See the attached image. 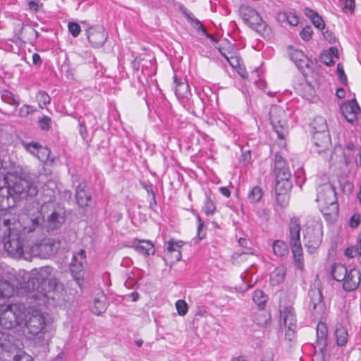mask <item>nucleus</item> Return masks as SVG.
Returning <instances> with one entry per match:
<instances>
[{"instance_id":"f257e3e1","label":"nucleus","mask_w":361,"mask_h":361,"mask_svg":"<svg viewBox=\"0 0 361 361\" xmlns=\"http://www.w3.org/2000/svg\"><path fill=\"white\" fill-rule=\"evenodd\" d=\"M14 293V286L8 281L0 283V326L12 329L21 325L26 317V307L17 304H6V298Z\"/></svg>"},{"instance_id":"f03ea898","label":"nucleus","mask_w":361,"mask_h":361,"mask_svg":"<svg viewBox=\"0 0 361 361\" xmlns=\"http://www.w3.org/2000/svg\"><path fill=\"white\" fill-rule=\"evenodd\" d=\"M53 269L51 267H43L39 269L31 271L27 281L21 285L27 291L28 296L35 300H41L47 297L51 288V276Z\"/></svg>"},{"instance_id":"7ed1b4c3","label":"nucleus","mask_w":361,"mask_h":361,"mask_svg":"<svg viewBox=\"0 0 361 361\" xmlns=\"http://www.w3.org/2000/svg\"><path fill=\"white\" fill-rule=\"evenodd\" d=\"M23 324L30 337H35L37 344L44 345L49 343L51 336L47 331L45 317L40 311L26 308V317Z\"/></svg>"},{"instance_id":"20e7f679","label":"nucleus","mask_w":361,"mask_h":361,"mask_svg":"<svg viewBox=\"0 0 361 361\" xmlns=\"http://www.w3.org/2000/svg\"><path fill=\"white\" fill-rule=\"evenodd\" d=\"M4 226L5 228V235L3 238L4 246L7 253L15 258L23 257V243L19 232L11 228V219L3 218Z\"/></svg>"},{"instance_id":"39448f33","label":"nucleus","mask_w":361,"mask_h":361,"mask_svg":"<svg viewBox=\"0 0 361 361\" xmlns=\"http://www.w3.org/2000/svg\"><path fill=\"white\" fill-rule=\"evenodd\" d=\"M6 187L9 189V192L15 200L16 204L20 199L25 198L27 196H35L38 192L37 186L30 176L16 178L11 183H8V185Z\"/></svg>"},{"instance_id":"423d86ee","label":"nucleus","mask_w":361,"mask_h":361,"mask_svg":"<svg viewBox=\"0 0 361 361\" xmlns=\"http://www.w3.org/2000/svg\"><path fill=\"white\" fill-rule=\"evenodd\" d=\"M289 243L295 265L303 269V255L300 241V224L298 218H292L289 224Z\"/></svg>"},{"instance_id":"0eeeda50","label":"nucleus","mask_w":361,"mask_h":361,"mask_svg":"<svg viewBox=\"0 0 361 361\" xmlns=\"http://www.w3.org/2000/svg\"><path fill=\"white\" fill-rule=\"evenodd\" d=\"M60 247V242L54 238H44L40 242L33 244L30 252L33 257L47 258L55 255Z\"/></svg>"},{"instance_id":"6e6552de","label":"nucleus","mask_w":361,"mask_h":361,"mask_svg":"<svg viewBox=\"0 0 361 361\" xmlns=\"http://www.w3.org/2000/svg\"><path fill=\"white\" fill-rule=\"evenodd\" d=\"M239 13L244 22L259 34L263 35L267 30V24L259 14L252 7L242 5Z\"/></svg>"},{"instance_id":"1a4fd4ad","label":"nucleus","mask_w":361,"mask_h":361,"mask_svg":"<svg viewBox=\"0 0 361 361\" xmlns=\"http://www.w3.org/2000/svg\"><path fill=\"white\" fill-rule=\"evenodd\" d=\"M271 123L278 137L283 139L286 132V114L280 106H273L269 111Z\"/></svg>"},{"instance_id":"9d476101","label":"nucleus","mask_w":361,"mask_h":361,"mask_svg":"<svg viewBox=\"0 0 361 361\" xmlns=\"http://www.w3.org/2000/svg\"><path fill=\"white\" fill-rule=\"evenodd\" d=\"M308 295L310 298L309 310L317 317H322L326 312L324 296L320 288L312 287Z\"/></svg>"},{"instance_id":"9b49d317","label":"nucleus","mask_w":361,"mask_h":361,"mask_svg":"<svg viewBox=\"0 0 361 361\" xmlns=\"http://www.w3.org/2000/svg\"><path fill=\"white\" fill-rule=\"evenodd\" d=\"M280 319L286 329V336L291 340L296 328V319L293 307L292 306L281 307Z\"/></svg>"},{"instance_id":"f8f14e48","label":"nucleus","mask_w":361,"mask_h":361,"mask_svg":"<svg viewBox=\"0 0 361 361\" xmlns=\"http://www.w3.org/2000/svg\"><path fill=\"white\" fill-rule=\"evenodd\" d=\"M17 350L14 343V337L11 334L0 331V354L5 361H10L7 357H11Z\"/></svg>"},{"instance_id":"ddd939ff","label":"nucleus","mask_w":361,"mask_h":361,"mask_svg":"<svg viewBox=\"0 0 361 361\" xmlns=\"http://www.w3.org/2000/svg\"><path fill=\"white\" fill-rule=\"evenodd\" d=\"M89 42L93 47H102L107 39V33L103 26H92L86 30Z\"/></svg>"},{"instance_id":"4468645a","label":"nucleus","mask_w":361,"mask_h":361,"mask_svg":"<svg viewBox=\"0 0 361 361\" xmlns=\"http://www.w3.org/2000/svg\"><path fill=\"white\" fill-rule=\"evenodd\" d=\"M323 231L321 224H316L312 228H309L305 238L307 239L306 245L313 250L317 249L322 240Z\"/></svg>"},{"instance_id":"2eb2a0df","label":"nucleus","mask_w":361,"mask_h":361,"mask_svg":"<svg viewBox=\"0 0 361 361\" xmlns=\"http://www.w3.org/2000/svg\"><path fill=\"white\" fill-rule=\"evenodd\" d=\"M341 110L347 121L351 123L357 120L358 114H360V108L355 99L342 104Z\"/></svg>"},{"instance_id":"dca6fc26","label":"nucleus","mask_w":361,"mask_h":361,"mask_svg":"<svg viewBox=\"0 0 361 361\" xmlns=\"http://www.w3.org/2000/svg\"><path fill=\"white\" fill-rule=\"evenodd\" d=\"M317 201L323 202L325 204H330L338 209L336 203L335 192L329 185L321 186L318 190Z\"/></svg>"},{"instance_id":"f3484780","label":"nucleus","mask_w":361,"mask_h":361,"mask_svg":"<svg viewBox=\"0 0 361 361\" xmlns=\"http://www.w3.org/2000/svg\"><path fill=\"white\" fill-rule=\"evenodd\" d=\"M23 147L30 154L36 156L42 161L46 162L50 154V151L47 147H44L37 142H23Z\"/></svg>"},{"instance_id":"a211bd4d","label":"nucleus","mask_w":361,"mask_h":361,"mask_svg":"<svg viewBox=\"0 0 361 361\" xmlns=\"http://www.w3.org/2000/svg\"><path fill=\"white\" fill-rule=\"evenodd\" d=\"M361 273L356 269H352L346 273V277L343 281V288L350 292L357 289L360 283Z\"/></svg>"},{"instance_id":"6ab92c4d","label":"nucleus","mask_w":361,"mask_h":361,"mask_svg":"<svg viewBox=\"0 0 361 361\" xmlns=\"http://www.w3.org/2000/svg\"><path fill=\"white\" fill-rule=\"evenodd\" d=\"M275 174L276 179L290 178L291 174L285 159L279 154H276L274 159Z\"/></svg>"},{"instance_id":"aec40b11","label":"nucleus","mask_w":361,"mask_h":361,"mask_svg":"<svg viewBox=\"0 0 361 361\" xmlns=\"http://www.w3.org/2000/svg\"><path fill=\"white\" fill-rule=\"evenodd\" d=\"M312 140L316 147V152L319 154L328 149L331 145L329 132L315 133L312 135Z\"/></svg>"},{"instance_id":"412c9836","label":"nucleus","mask_w":361,"mask_h":361,"mask_svg":"<svg viewBox=\"0 0 361 361\" xmlns=\"http://www.w3.org/2000/svg\"><path fill=\"white\" fill-rule=\"evenodd\" d=\"M288 53L290 60L300 71H302L305 67H308L310 61L302 51L288 47Z\"/></svg>"},{"instance_id":"4be33fe9","label":"nucleus","mask_w":361,"mask_h":361,"mask_svg":"<svg viewBox=\"0 0 361 361\" xmlns=\"http://www.w3.org/2000/svg\"><path fill=\"white\" fill-rule=\"evenodd\" d=\"M130 247L143 255H154L155 252L154 246L149 240L134 239Z\"/></svg>"},{"instance_id":"5701e85b","label":"nucleus","mask_w":361,"mask_h":361,"mask_svg":"<svg viewBox=\"0 0 361 361\" xmlns=\"http://www.w3.org/2000/svg\"><path fill=\"white\" fill-rule=\"evenodd\" d=\"M290 178L276 179V196L277 202H279L280 197L284 200L286 199V194L292 188Z\"/></svg>"},{"instance_id":"b1692460","label":"nucleus","mask_w":361,"mask_h":361,"mask_svg":"<svg viewBox=\"0 0 361 361\" xmlns=\"http://www.w3.org/2000/svg\"><path fill=\"white\" fill-rule=\"evenodd\" d=\"M9 189L6 186L0 187V209L6 210L14 207L16 204L12 197Z\"/></svg>"},{"instance_id":"393cba45","label":"nucleus","mask_w":361,"mask_h":361,"mask_svg":"<svg viewBox=\"0 0 361 361\" xmlns=\"http://www.w3.org/2000/svg\"><path fill=\"white\" fill-rule=\"evenodd\" d=\"M75 199L80 207H87L91 201V195L85 190V186L81 183L76 188Z\"/></svg>"},{"instance_id":"a878e982","label":"nucleus","mask_w":361,"mask_h":361,"mask_svg":"<svg viewBox=\"0 0 361 361\" xmlns=\"http://www.w3.org/2000/svg\"><path fill=\"white\" fill-rule=\"evenodd\" d=\"M173 82L176 85L175 94L178 97L186 98L190 94V87L185 80H178L176 75L173 76Z\"/></svg>"},{"instance_id":"bb28decb","label":"nucleus","mask_w":361,"mask_h":361,"mask_svg":"<svg viewBox=\"0 0 361 361\" xmlns=\"http://www.w3.org/2000/svg\"><path fill=\"white\" fill-rule=\"evenodd\" d=\"M106 310V298L103 293L98 294L94 299L91 306L92 312L97 314H101Z\"/></svg>"},{"instance_id":"cd10ccee","label":"nucleus","mask_w":361,"mask_h":361,"mask_svg":"<svg viewBox=\"0 0 361 361\" xmlns=\"http://www.w3.org/2000/svg\"><path fill=\"white\" fill-rule=\"evenodd\" d=\"M64 222V216L57 212H53L48 216L47 226L49 230H55L59 228Z\"/></svg>"},{"instance_id":"c85d7f7f","label":"nucleus","mask_w":361,"mask_h":361,"mask_svg":"<svg viewBox=\"0 0 361 361\" xmlns=\"http://www.w3.org/2000/svg\"><path fill=\"white\" fill-rule=\"evenodd\" d=\"M312 133L329 132L326 121L322 116H317L311 123Z\"/></svg>"},{"instance_id":"c756f323","label":"nucleus","mask_w":361,"mask_h":361,"mask_svg":"<svg viewBox=\"0 0 361 361\" xmlns=\"http://www.w3.org/2000/svg\"><path fill=\"white\" fill-rule=\"evenodd\" d=\"M348 270L346 267L341 264H334L331 269V274L334 279L337 281H343L346 277Z\"/></svg>"},{"instance_id":"7c9ffc66","label":"nucleus","mask_w":361,"mask_h":361,"mask_svg":"<svg viewBox=\"0 0 361 361\" xmlns=\"http://www.w3.org/2000/svg\"><path fill=\"white\" fill-rule=\"evenodd\" d=\"M335 336L338 345L343 346L345 345L348 338L347 328L342 324H338L335 331Z\"/></svg>"},{"instance_id":"2f4dec72","label":"nucleus","mask_w":361,"mask_h":361,"mask_svg":"<svg viewBox=\"0 0 361 361\" xmlns=\"http://www.w3.org/2000/svg\"><path fill=\"white\" fill-rule=\"evenodd\" d=\"M82 261H78L77 256H73V259L70 265V270L72 276L76 279L79 280L82 276L81 273L83 271Z\"/></svg>"},{"instance_id":"473e14b6","label":"nucleus","mask_w":361,"mask_h":361,"mask_svg":"<svg viewBox=\"0 0 361 361\" xmlns=\"http://www.w3.org/2000/svg\"><path fill=\"white\" fill-rule=\"evenodd\" d=\"M327 327L323 322H319L317 327V343L320 346L324 347L327 339Z\"/></svg>"},{"instance_id":"72a5a7b5","label":"nucleus","mask_w":361,"mask_h":361,"mask_svg":"<svg viewBox=\"0 0 361 361\" xmlns=\"http://www.w3.org/2000/svg\"><path fill=\"white\" fill-rule=\"evenodd\" d=\"M273 252L277 257H283L288 253L286 243L281 240H275L272 244Z\"/></svg>"},{"instance_id":"f704fd0d","label":"nucleus","mask_w":361,"mask_h":361,"mask_svg":"<svg viewBox=\"0 0 361 361\" xmlns=\"http://www.w3.org/2000/svg\"><path fill=\"white\" fill-rule=\"evenodd\" d=\"M1 98L4 102L14 106L16 109L20 103L15 97L14 94L8 90L2 92Z\"/></svg>"},{"instance_id":"c9c22d12","label":"nucleus","mask_w":361,"mask_h":361,"mask_svg":"<svg viewBox=\"0 0 361 361\" xmlns=\"http://www.w3.org/2000/svg\"><path fill=\"white\" fill-rule=\"evenodd\" d=\"M271 319V316L262 311L258 312L254 318V322L259 326H264L267 324Z\"/></svg>"},{"instance_id":"e433bc0d","label":"nucleus","mask_w":361,"mask_h":361,"mask_svg":"<svg viewBox=\"0 0 361 361\" xmlns=\"http://www.w3.org/2000/svg\"><path fill=\"white\" fill-rule=\"evenodd\" d=\"M252 300L259 307H263L267 302V297L261 290H257L253 293Z\"/></svg>"},{"instance_id":"4c0bfd02","label":"nucleus","mask_w":361,"mask_h":361,"mask_svg":"<svg viewBox=\"0 0 361 361\" xmlns=\"http://www.w3.org/2000/svg\"><path fill=\"white\" fill-rule=\"evenodd\" d=\"M205 195L206 199L202 210L207 215H212L216 211V205L210 198L209 195L207 193Z\"/></svg>"},{"instance_id":"58836bf2","label":"nucleus","mask_w":361,"mask_h":361,"mask_svg":"<svg viewBox=\"0 0 361 361\" xmlns=\"http://www.w3.org/2000/svg\"><path fill=\"white\" fill-rule=\"evenodd\" d=\"M355 149V145L352 142H349L346 146V149L342 152L345 166H348V164L351 161V159L353 157V152H354Z\"/></svg>"},{"instance_id":"ea45409f","label":"nucleus","mask_w":361,"mask_h":361,"mask_svg":"<svg viewBox=\"0 0 361 361\" xmlns=\"http://www.w3.org/2000/svg\"><path fill=\"white\" fill-rule=\"evenodd\" d=\"M262 195L263 192L262 188L258 186H255L248 194V199L252 203L257 202L261 200Z\"/></svg>"},{"instance_id":"a19ab883","label":"nucleus","mask_w":361,"mask_h":361,"mask_svg":"<svg viewBox=\"0 0 361 361\" xmlns=\"http://www.w3.org/2000/svg\"><path fill=\"white\" fill-rule=\"evenodd\" d=\"M183 245V241L175 242L174 240H169L167 242L166 250L169 255H172L175 252H180V249Z\"/></svg>"},{"instance_id":"79ce46f5","label":"nucleus","mask_w":361,"mask_h":361,"mask_svg":"<svg viewBox=\"0 0 361 361\" xmlns=\"http://www.w3.org/2000/svg\"><path fill=\"white\" fill-rule=\"evenodd\" d=\"M8 174L11 175V176H13L14 179L24 178L30 176L20 166H13V168H11L10 171L8 172Z\"/></svg>"},{"instance_id":"37998d69","label":"nucleus","mask_w":361,"mask_h":361,"mask_svg":"<svg viewBox=\"0 0 361 361\" xmlns=\"http://www.w3.org/2000/svg\"><path fill=\"white\" fill-rule=\"evenodd\" d=\"M203 102L200 98H196L195 101H193L192 113L196 116H200L203 113Z\"/></svg>"},{"instance_id":"c03bdc74","label":"nucleus","mask_w":361,"mask_h":361,"mask_svg":"<svg viewBox=\"0 0 361 361\" xmlns=\"http://www.w3.org/2000/svg\"><path fill=\"white\" fill-rule=\"evenodd\" d=\"M37 100L38 101L39 106L43 108L42 106L49 104L50 97L45 92L39 91L37 94Z\"/></svg>"},{"instance_id":"a18cd8bd","label":"nucleus","mask_w":361,"mask_h":361,"mask_svg":"<svg viewBox=\"0 0 361 361\" xmlns=\"http://www.w3.org/2000/svg\"><path fill=\"white\" fill-rule=\"evenodd\" d=\"M176 307L179 315L184 316L188 310V304L183 300H178L176 302Z\"/></svg>"},{"instance_id":"49530a36","label":"nucleus","mask_w":361,"mask_h":361,"mask_svg":"<svg viewBox=\"0 0 361 361\" xmlns=\"http://www.w3.org/2000/svg\"><path fill=\"white\" fill-rule=\"evenodd\" d=\"M51 119L47 116H44L42 118L38 121L39 127L43 130H49L51 128Z\"/></svg>"},{"instance_id":"de8ad7c7","label":"nucleus","mask_w":361,"mask_h":361,"mask_svg":"<svg viewBox=\"0 0 361 361\" xmlns=\"http://www.w3.org/2000/svg\"><path fill=\"white\" fill-rule=\"evenodd\" d=\"M43 220V218L41 215H39L38 216L30 220L31 221V226L25 227V228L27 230V232H32L35 231V229L40 226Z\"/></svg>"},{"instance_id":"09e8293b","label":"nucleus","mask_w":361,"mask_h":361,"mask_svg":"<svg viewBox=\"0 0 361 361\" xmlns=\"http://www.w3.org/2000/svg\"><path fill=\"white\" fill-rule=\"evenodd\" d=\"M68 31L74 37H77L81 31L80 26L77 23H69L68 25Z\"/></svg>"},{"instance_id":"8fccbe9b","label":"nucleus","mask_w":361,"mask_h":361,"mask_svg":"<svg viewBox=\"0 0 361 361\" xmlns=\"http://www.w3.org/2000/svg\"><path fill=\"white\" fill-rule=\"evenodd\" d=\"M13 361H33V359L25 352H19L13 355Z\"/></svg>"},{"instance_id":"3c124183","label":"nucleus","mask_w":361,"mask_h":361,"mask_svg":"<svg viewBox=\"0 0 361 361\" xmlns=\"http://www.w3.org/2000/svg\"><path fill=\"white\" fill-rule=\"evenodd\" d=\"M320 61L324 64L331 66L334 64V61L329 52L323 51L320 55Z\"/></svg>"},{"instance_id":"603ef678","label":"nucleus","mask_w":361,"mask_h":361,"mask_svg":"<svg viewBox=\"0 0 361 361\" xmlns=\"http://www.w3.org/2000/svg\"><path fill=\"white\" fill-rule=\"evenodd\" d=\"M312 32V27L310 25H307L302 30L300 35L303 40L308 41L311 39Z\"/></svg>"},{"instance_id":"864d4df0","label":"nucleus","mask_w":361,"mask_h":361,"mask_svg":"<svg viewBox=\"0 0 361 361\" xmlns=\"http://www.w3.org/2000/svg\"><path fill=\"white\" fill-rule=\"evenodd\" d=\"M337 73L341 83L343 85H348L347 76L345 74L343 67L341 63H338L337 66Z\"/></svg>"},{"instance_id":"5fc2aeb1","label":"nucleus","mask_w":361,"mask_h":361,"mask_svg":"<svg viewBox=\"0 0 361 361\" xmlns=\"http://www.w3.org/2000/svg\"><path fill=\"white\" fill-rule=\"evenodd\" d=\"M34 109L32 106L30 105H23L19 110V116L22 118H25L32 112H34Z\"/></svg>"},{"instance_id":"6e6d98bb","label":"nucleus","mask_w":361,"mask_h":361,"mask_svg":"<svg viewBox=\"0 0 361 361\" xmlns=\"http://www.w3.org/2000/svg\"><path fill=\"white\" fill-rule=\"evenodd\" d=\"M360 221H361L360 214L358 213H355L350 217V221H349V226L353 228H357L360 225Z\"/></svg>"},{"instance_id":"4d7b16f0","label":"nucleus","mask_w":361,"mask_h":361,"mask_svg":"<svg viewBox=\"0 0 361 361\" xmlns=\"http://www.w3.org/2000/svg\"><path fill=\"white\" fill-rule=\"evenodd\" d=\"M271 278L274 280L276 279L277 283H280L283 281L284 272L281 269H276L271 274Z\"/></svg>"},{"instance_id":"13d9d810","label":"nucleus","mask_w":361,"mask_h":361,"mask_svg":"<svg viewBox=\"0 0 361 361\" xmlns=\"http://www.w3.org/2000/svg\"><path fill=\"white\" fill-rule=\"evenodd\" d=\"M191 25L196 29L197 30H201L202 32L205 33L207 37H209L208 34H207L206 29L203 24L196 18L191 22Z\"/></svg>"},{"instance_id":"bf43d9fd","label":"nucleus","mask_w":361,"mask_h":361,"mask_svg":"<svg viewBox=\"0 0 361 361\" xmlns=\"http://www.w3.org/2000/svg\"><path fill=\"white\" fill-rule=\"evenodd\" d=\"M340 4L343 6V9L353 11L355 8L354 0H340Z\"/></svg>"},{"instance_id":"052dcab7","label":"nucleus","mask_w":361,"mask_h":361,"mask_svg":"<svg viewBox=\"0 0 361 361\" xmlns=\"http://www.w3.org/2000/svg\"><path fill=\"white\" fill-rule=\"evenodd\" d=\"M312 23L318 29L324 28V22L319 14L312 19Z\"/></svg>"},{"instance_id":"680f3d73","label":"nucleus","mask_w":361,"mask_h":361,"mask_svg":"<svg viewBox=\"0 0 361 361\" xmlns=\"http://www.w3.org/2000/svg\"><path fill=\"white\" fill-rule=\"evenodd\" d=\"M358 253L359 249L357 247H348L345 251V255L350 258L356 257L358 255Z\"/></svg>"},{"instance_id":"e2e57ef3","label":"nucleus","mask_w":361,"mask_h":361,"mask_svg":"<svg viewBox=\"0 0 361 361\" xmlns=\"http://www.w3.org/2000/svg\"><path fill=\"white\" fill-rule=\"evenodd\" d=\"M287 22L291 25H297L299 23V18L298 17L295 15V14H293L292 13H288V18H287Z\"/></svg>"},{"instance_id":"0e129e2a","label":"nucleus","mask_w":361,"mask_h":361,"mask_svg":"<svg viewBox=\"0 0 361 361\" xmlns=\"http://www.w3.org/2000/svg\"><path fill=\"white\" fill-rule=\"evenodd\" d=\"M43 6L42 4H39V1H30L28 2L29 8L35 12H38L39 8Z\"/></svg>"},{"instance_id":"69168bd1","label":"nucleus","mask_w":361,"mask_h":361,"mask_svg":"<svg viewBox=\"0 0 361 361\" xmlns=\"http://www.w3.org/2000/svg\"><path fill=\"white\" fill-rule=\"evenodd\" d=\"M324 38L328 40L330 43H335L336 37L334 32L329 30H326L323 33Z\"/></svg>"},{"instance_id":"338daca9","label":"nucleus","mask_w":361,"mask_h":361,"mask_svg":"<svg viewBox=\"0 0 361 361\" xmlns=\"http://www.w3.org/2000/svg\"><path fill=\"white\" fill-rule=\"evenodd\" d=\"M79 131L82 137L85 140L87 136V132L85 125V121H79Z\"/></svg>"},{"instance_id":"774afa93","label":"nucleus","mask_w":361,"mask_h":361,"mask_svg":"<svg viewBox=\"0 0 361 361\" xmlns=\"http://www.w3.org/2000/svg\"><path fill=\"white\" fill-rule=\"evenodd\" d=\"M250 159H251V154H250V150L244 152L241 154L240 161L243 163V164H245V165L247 164L250 162Z\"/></svg>"}]
</instances>
